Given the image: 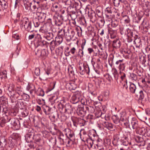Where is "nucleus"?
<instances>
[{
  "instance_id": "473e14b6",
  "label": "nucleus",
  "mask_w": 150,
  "mask_h": 150,
  "mask_svg": "<svg viewBox=\"0 0 150 150\" xmlns=\"http://www.w3.org/2000/svg\"><path fill=\"white\" fill-rule=\"evenodd\" d=\"M113 70H114V77L115 79L117 80L118 79V74L117 72V70L116 69H114Z\"/></svg>"
},
{
  "instance_id": "7c9ffc66",
  "label": "nucleus",
  "mask_w": 150,
  "mask_h": 150,
  "mask_svg": "<svg viewBox=\"0 0 150 150\" xmlns=\"http://www.w3.org/2000/svg\"><path fill=\"white\" fill-rule=\"evenodd\" d=\"M144 97V94L142 91H140L139 92V99H143Z\"/></svg>"
},
{
  "instance_id": "680f3d73",
  "label": "nucleus",
  "mask_w": 150,
  "mask_h": 150,
  "mask_svg": "<svg viewBox=\"0 0 150 150\" xmlns=\"http://www.w3.org/2000/svg\"><path fill=\"white\" fill-rule=\"evenodd\" d=\"M88 50L89 54L91 53V52L94 51L93 49L92 48H88Z\"/></svg>"
},
{
  "instance_id": "c85d7f7f",
  "label": "nucleus",
  "mask_w": 150,
  "mask_h": 150,
  "mask_svg": "<svg viewBox=\"0 0 150 150\" xmlns=\"http://www.w3.org/2000/svg\"><path fill=\"white\" fill-rule=\"evenodd\" d=\"M71 33L72 34V35H70L69 34V32L66 33V35H68L67 38H68L69 39H71L74 34V32L73 30L71 31Z\"/></svg>"
},
{
  "instance_id": "cd10ccee",
  "label": "nucleus",
  "mask_w": 150,
  "mask_h": 150,
  "mask_svg": "<svg viewBox=\"0 0 150 150\" xmlns=\"http://www.w3.org/2000/svg\"><path fill=\"white\" fill-rule=\"evenodd\" d=\"M105 19L106 21L109 22H110L112 21V18L111 14H105Z\"/></svg>"
},
{
  "instance_id": "b1692460",
  "label": "nucleus",
  "mask_w": 150,
  "mask_h": 150,
  "mask_svg": "<svg viewBox=\"0 0 150 150\" xmlns=\"http://www.w3.org/2000/svg\"><path fill=\"white\" fill-rule=\"evenodd\" d=\"M105 120V119L104 118H100L97 122V124L102 125L104 126L105 122H106Z\"/></svg>"
},
{
  "instance_id": "4c0bfd02",
  "label": "nucleus",
  "mask_w": 150,
  "mask_h": 150,
  "mask_svg": "<svg viewBox=\"0 0 150 150\" xmlns=\"http://www.w3.org/2000/svg\"><path fill=\"white\" fill-rule=\"evenodd\" d=\"M87 141L89 145V146L91 147H92L93 144V142L92 140H91V138H89Z\"/></svg>"
},
{
  "instance_id": "5fc2aeb1",
  "label": "nucleus",
  "mask_w": 150,
  "mask_h": 150,
  "mask_svg": "<svg viewBox=\"0 0 150 150\" xmlns=\"http://www.w3.org/2000/svg\"><path fill=\"white\" fill-rule=\"evenodd\" d=\"M83 50L81 49H79V54L81 57H82L83 55Z\"/></svg>"
},
{
  "instance_id": "de8ad7c7",
  "label": "nucleus",
  "mask_w": 150,
  "mask_h": 150,
  "mask_svg": "<svg viewBox=\"0 0 150 150\" xmlns=\"http://www.w3.org/2000/svg\"><path fill=\"white\" fill-rule=\"evenodd\" d=\"M130 77L132 79H134L136 78V75L134 73H131L130 74Z\"/></svg>"
},
{
  "instance_id": "bb28decb",
  "label": "nucleus",
  "mask_w": 150,
  "mask_h": 150,
  "mask_svg": "<svg viewBox=\"0 0 150 150\" xmlns=\"http://www.w3.org/2000/svg\"><path fill=\"white\" fill-rule=\"evenodd\" d=\"M72 100L75 102L74 103H76L79 101V98L76 96H74L72 97Z\"/></svg>"
},
{
  "instance_id": "13d9d810",
  "label": "nucleus",
  "mask_w": 150,
  "mask_h": 150,
  "mask_svg": "<svg viewBox=\"0 0 150 150\" xmlns=\"http://www.w3.org/2000/svg\"><path fill=\"white\" fill-rule=\"evenodd\" d=\"M145 50L148 53L150 54V46L147 47L145 48Z\"/></svg>"
},
{
  "instance_id": "39448f33",
  "label": "nucleus",
  "mask_w": 150,
  "mask_h": 150,
  "mask_svg": "<svg viewBox=\"0 0 150 150\" xmlns=\"http://www.w3.org/2000/svg\"><path fill=\"white\" fill-rule=\"evenodd\" d=\"M76 112L78 115L82 117L85 116L86 114V111L83 110V108L82 107L78 108Z\"/></svg>"
},
{
  "instance_id": "20e7f679",
  "label": "nucleus",
  "mask_w": 150,
  "mask_h": 150,
  "mask_svg": "<svg viewBox=\"0 0 150 150\" xmlns=\"http://www.w3.org/2000/svg\"><path fill=\"white\" fill-rule=\"evenodd\" d=\"M46 27H44L43 28H41L40 31L42 33H44L47 35V38H48V37L49 36L50 37V38H52L53 37V34L52 33H50L48 32V29H46Z\"/></svg>"
},
{
  "instance_id": "58836bf2",
  "label": "nucleus",
  "mask_w": 150,
  "mask_h": 150,
  "mask_svg": "<svg viewBox=\"0 0 150 150\" xmlns=\"http://www.w3.org/2000/svg\"><path fill=\"white\" fill-rule=\"evenodd\" d=\"M120 33L121 35H125V29L124 27H121L120 28Z\"/></svg>"
},
{
  "instance_id": "2f4dec72",
  "label": "nucleus",
  "mask_w": 150,
  "mask_h": 150,
  "mask_svg": "<svg viewBox=\"0 0 150 150\" xmlns=\"http://www.w3.org/2000/svg\"><path fill=\"white\" fill-rule=\"evenodd\" d=\"M118 24V22L117 21H112L111 23V26L113 28L116 27Z\"/></svg>"
},
{
  "instance_id": "3c124183",
  "label": "nucleus",
  "mask_w": 150,
  "mask_h": 150,
  "mask_svg": "<svg viewBox=\"0 0 150 150\" xmlns=\"http://www.w3.org/2000/svg\"><path fill=\"white\" fill-rule=\"evenodd\" d=\"M113 59V57H110L109 58L108 62L109 63L110 65L111 66V65H112V62Z\"/></svg>"
},
{
  "instance_id": "f257e3e1",
  "label": "nucleus",
  "mask_w": 150,
  "mask_h": 150,
  "mask_svg": "<svg viewBox=\"0 0 150 150\" xmlns=\"http://www.w3.org/2000/svg\"><path fill=\"white\" fill-rule=\"evenodd\" d=\"M63 39L62 37L60 35L57 36L55 39V42L52 41L50 43V47L51 50H52L54 48V45H52V44L53 43L55 45H59L63 41Z\"/></svg>"
},
{
  "instance_id": "5701e85b",
  "label": "nucleus",
  "mask_w": 150,
  "mask_h": 150,
  "mask_svg": "<svg viewBox=\"0 0 150 150\" xmlns=\"http://www.w3.org/2000/svg\"><path fill=\"white\" fill-rule=\"evenodd\" d=\"M123 62L124 60L123 59L119 60L115 62V64L116 65V67H119L121 66V65L125 63Z\"/></svg>"
},
{
  "instance_id": "0eeeda50",
  "label": "nucleus",
  "mask_w": 150,
  "mask_h": 150,
  "mask_svg": "<svg viewBox=\"0 0 150 150\" xmlns=\"http://www.w3.org/2000/svg\"><path fill=\"white\" fill-rule=\"evenodd\" d=\"M121 42L119 40H115L113 41L112 45L114 48L118 49L120 48L121 45Z\"/></svg>"
},
{
  "instance_id": "dca6fc26",
  "label": "nucleus",
  "mask_w": 150,
  "mask_h": 150,
  "mask_svg": "<svg viewBox=\"0 0 150 150\" xmlns=\"http://www.w3.org/2000/svg\"><path fill=\"white\" fill-rule=\"evenodd\" d=\"M112 7L111 6L107 7L105 10V14H111L112 13Z\"/></svg>"
},
{
  "instance_id": "09e8293b",
  "label": "nucleus",
  "mask_w": 150,
  "mask_h": 150,
  "mask_svg": "<svg viewBox=\"0 0 150 150\" xmlns=\"http://www.w3.org/2000/svg\"><path fill=\"white\" fill-rule=\"evenodd\" d=\"M94 70L95 72L98 75H100V69L98 68H95Z\"/></svg>"
},
{
  "instance_id": "c9c22d12",
  "label": "nucleus",
  "mask_w": 150,
  "mask_h": 150,
  "mask_svg": "<svg viewBox=\"0 0 150 150\" xmlns=\"http://www.w3.org/2000/svg\"><path fill=\"white\" fill-rule=\"evenodd\" d=\"M86 43V40L85 39H83L82 40L81 47L82 50H83L85 45Z\"/></svg>"
},
{
  "instance_id": "f03ea898",
  "label": "nucleus",
  "mask_w": 150,
  "mask_h": 150,
  "mask_svg": "<svg viewBox=\"0 0 150 150\" xmlns=\"http://www.w3.org/2000/svg\"><path fill=\"white\" fill-rule=\"evenodd\" d=\"M131 124L132 126V128L135 129V131L137 130L140 126L137 119L135 117H132V119Z\"/></svg>"
},
{
  "instance_id": "72a5a7b5",
  "label": "nucleus",
  "mask_w": 150,
  "mask_h": 150,
  "mask_svg": "<svg viewBox=\"0 0 150 150\" xmlns=\"http://www.w3.org/2000/svg\"><path fill=\"white\" fill-rule=\"evenodd\" d=\"M1 6L2 7H3L4 9H6L7 7V3L4 0V1H2V5Z\"/></svg>"
},
{
  "instance_id": "bf43d9fd",
  "label": "nucleus",
  "mask_w": 150,
  "mask_h": 150,
  "mask_svg": "<svg viewBox=\"0 0 150 150\" xmlns=\"http://www.w3.org/2000/svg\"><path fill=\"white\" fill-rule=\"evenodd\" d=\"M126 119V117H124V116H121L120 118V120L122 122L125 121Z\"/></svg>"
},
{
  "instance_id": "69168bd1",
  "label": "nucleus",
  "mask_w": 150,
  "mask_h": 150,
  "mask_svg": "<svg viewBox=\"0 0 150 150\" xmlns=\"http://www.w3.org/2000/svg\"><path fill=\"white\" fill-rule=\"evenodd\" d=\"M39 95L42 96H43L44 95V91L42 90H41L40 93L39 94Z\"/></svg>"
},
{
  "instance_id": "a19ab883",
  "label": "nucleus",
  "mask_w": 150,
  "mask_h": 150,
  "mask_svg": "<svg viewBox=\"0 0 150 150\" xmlns=\"http://www.w3.org/2000/svg\"><path fill=\"white\" fill-rule=\"evenodd\" d=\"M34 133L33 132H30L29 133V138H32L33 139H34L35 136L34 135Z\"/></svg>"
},
{
  "instance_id": "ddd939ff",
  "label": "nucleus",
  "mask_w": 150,
  "mask_h": 150,
  "mask_svg": "<svg viewBox=\"0 0 150 150\" xmlns=\"http://www.w3.org/2000/svg\"><path fill=\"white\" fill-rule=\"evenodd\" d=\"M134 43L136 44L137 47L139 48L142 46L141 40L139 38L135 39L134 41Z\"/></svg>"
},
{
  "instance_id": "a18cd8bd",
  "label": "nucleus",
  "mask_w": 150,
  "mask_h": 150,
  "mask_svg": "<svg viewBox=\"0 0 150 150\" xmlns=\"http://www.w3.org/2000/svg\"><path fill=\"white\" fill-rule=\"evenodd\" d=\"M13 33L14 34L12 35L13 38H15L17 40H18L19 38L18 35L15 34L14 33Z\"/></svg>"
},
{
  "instance_id": "412c9836",
  "label": "nucleus",
  "mask_w": 150,
  "mask_h": 150,
  "mask_svg": "<svg viewBox=\"0 0 150 150\" xmlns=\"http://www.w3.org/2000/svg\"><path fill=\"white\" fill-rule=\"evenodd\" d=\"M56 83V81H54L51 82L50 83V86L49 88V91H50L53 90L54 88Z\"/></svg>"
},
{
  "instance_id": "1a4fd4ad",
  "label": "nucleus",
  "mask_w": 150,
  "mask_h": 150,
  "mask_svg": "<svg viewBox=\"0 0 150 150\" xmlns=\"http://www.w3.org/2000/svg\"><path fill=\"white\" fill-rule=\"evenodd\" d=\"M64 131H65V132H67L66 134L67 136V137H69L71 138L73 137L74 136V132L69 129L68 128L65 129L64 130Z\"/></svg>"
},
{
  "instance_id": "4468645a",
  "label": "nucleus",
  "mask_w": 150,
  "mask_h": 150,
  "mask_svg": "<svg viewBox=\"0 0 150 150\" xmlns=\"http://www.w3.org/2000/svg\"><path fill=\"white\" fill-rule=\"evenodd\" d=\"M104 126L109 130H110L113 128L112 124L111 123L107 122H105Z\"/></svg>"
},
{
  "instance_id": "4d7b16f0",
  "label": "nucleus",
  "mask_w": 150,
  "mask_h": 150,
  "mask_svg": "<svg viewBox=\"0 0 150 150\" xmlns=\"http://www.w3.org/2000/svg\"><path fill=\"white\" fill-rule=\"evenodd\" d=\"M30 8L32 11H33L36 8V7L35 5H33L32 8L31 6H30Z\"/></svg>"
},
{
  "instance_id": "e2e57ef3",
  "label": "nucleus",
  "mask_w": 150,
  "mask_h": 150,
  "mask_svg": "<svg viewBox=\"0 0 150 150\" xmlns=\"http://www.w3.org/2000/svg\"><path fill=\"white\" fill-rule=\"evenodd\" d=\"M103 125H102L98 124L97 126L99 128V129H102L103 128L102 127Z\"/></svg>"
},
{
  "instance_id": "0e129e2a",
  "label": "nucleus",
  "mask_w": 150,
  "mask_h": 150,
  "mask_svg": "<svg viewBox=\"0 0 150 150\" xmlns=\"http://www.w3.org/2000/svg\"><path fill=\"white\" fill-rule=\"evenodd\" d=\"M35 110L38 112L40 111L41 110V108L40 106L37 105L36 107V108Z\"/></svg>"
},
{
  "instance_id": "e433bc0d",
  "label": "nucleus",
  "mask_w": 150,
  "mask_h": 150,
  "mask_svg": "<svg viewBox=\"0 0 150 150\" xmlns=\"http://www.w3.org/2000/svg\"><path fill=\"white\" fill-rule=\"evenodd\" d=\"M76 48L74 47H72L70 51L68 52L69 53L70 52L72 54H74L76 52Z\"/></svg>"
},
{
  "instance_id": "338daca9",
  "label": "nucleus",
  "mask_w": 150,
  "mask_h": 150,
  "mask_svg": "<svg viewBox=\"0 0 150 150\" xmlns=\"http://www.w3.org/2000/svg\"><path fill=\"white\" fill-rule=\"evenodd\" d=\"M123 88H125L126 89H127V88L128 86H127V81L126 83H125L123 85Z\"/></svg>"
},
{
  "instance_id": "49530a36",
  "label": "nucleus",
  "mask_w": 150,
  "mask_h": 150,
  "mask_svg": "<svg viewBox=\"0 0 150 150\" xmlns=\"http://www.w3.org/2000/svg\"><path fill=\"white\" fill-rule=\"evenodd\" d=\"M35 87L32 84H29V90H35Z\"/></svg>"
},
{
  "instance_id": "4be33fe9",
  "label": "nucleus",
  "mask_w": 150,
  "mask_h": 150,
  "mask_svg": "<svg viewBox=\"0 0 150 150\" xmlns=\"http://www.w3.org/2000/svg\"><path fill=\"white\" fill-rule=\"evenodd\" d=\"M80 138L82 140L84 141H87L91 137L89 136L88 135H84L83 136V139H82L81 135L80 134Z\"/></svg>"
},
{
  "instance_id": "423d86ee",
  "label": "nucleus",
  "mask_w": 150,
  "mask_h": 150,
  "mask_svg": "<svg viewBox=\"0 0 150 150\" xmlns=\"http://www.w3.org/2000/svg\"><path fill=\"white\" fill-rule=\"evenodd\" d=\"M147 130L144 127H140V126L137 130H136L135 131L137 133L140 134L144 135L146 132Z\"/></svg>"
},
{
  "instance_id": "9d476101",
  "label": "nucleus",
  "mask_w": 150,
  "mask_h": 150,
  "mask_svg": "<svg viewBox=\"0 0 150 150\" xmlns=\"http://www.w3.org/2000/svg\"><path fill=\"white\" fill-rule=\"evenodd\" d=\"M89 16L91 19V21L93 23L95 22L97 20L95 13L93 12H92L89 14Z\"/></svg>"
},
{
  "instance_id": "aec40b11",
  "label": "nucleus",
  "mask_w": 150,
  "mask_h": 150,
  "mask_svg": "<svg viewBox=\"0 0 150 150\" xmlns=\"http://www.w3.org/2000/svg\"><path fill=\"white\" fill-rule=\"evenodd\" d=\"M120 70V73H121V72L124 71L125 67V63H124L122 64L121 66L119 67H117Z\"/></svg>"
},
{
  "instance_id": "052dcab7",
  "label": "nucleus",
  "mask_w": 150,
  "mask_h": 150,
  "mask_svg": "<svg viewBox=\"0 0 150 150\" xmlns=\"http://www.w3.org/2000/svg\"><path fill=\"white\" fill-rule=\"evenodd\" d=\"M97 141L98 142V145H100L102 143V140L99 138H98Z\"/></svg>"
},
{
  "instance_id": "864d4df0",
  "label": "nucleus",
  "mask_w": 150,
  "mask_h": 150,
  "mask_svg": "<svg viewBox=\"0 0 150 150\" xmlns=\"http://www.w3.org/2000/svg\"><path fill=\"white\" fill-rule=\"evenodd\" d=\"M120 74H121V79L122 80H123L124 79H125V74L123 73H122L121 72V73H120Z\"/></svg>"
},
{
  "instance_id": "2eb2a0df",
  "label": "nucleus",
  "mask_w": 150,
  "mask_h": 150,
  "mask_svg": "<svg viewBox=\"0 0 150 150\" xmlns=\"http://www.w3.org/2000/svg\"><path fill=\"white\" fill-rule=\"evenodd\" d=\"M51 108L49 107L45 106L43 107V111L46 115H49L50 114Z\"/></svg>"
},
{
  "instance_id": "774afa93",
  "label": "nucleus",
  "mask_w": 150,
  "mask_h": 150,
  "mask_svg": "<svg viewBox=\"0 0 150 150\" xmlns=\"http://www.w3.org/2000/svg\"><path fill=\"white\" fill-rule=\"evenodd\" d=\"M18 47L17 46V50L16 51V53L17 54V55H18L19 54V52L20 50V48H19V49H18Z\"/></svg>"
},
{
  "instance_id": "a211bd4d",
  "label": "nucleus",
  "mask_w": 150,
  "mask_h": 150,
  "mask_svg": "<svg viewBox=\"0 0 150 150\" xmlns=\"http://www.w3.org/2000/svg\"><path fill=\"white\" fill-rule=\"evenodd\" d=\"M125 35H127L128 37H130L132 35V32L129 28L125 29Z\"/></svg>"
},
{
  "instance_id": "79ce46f5",
  "label": "nucleus",
  "mask_w": 150,
  "mask_h": 150,
  "mask_svg": "<svg viewBox=\"0 0 150 150\" xmlns=\"http://www.w3.org/2000/svg\"><path fill=\"white\" fill-rule=\"evenodd\" d=\"M55 24L57 25L60 26L62 24V21L57 20L55 21Z\"/></svg>"
},
{
  "instance_id": "393cba45",
  "label": "nucleus",
  "mask_w": 150,
  "mask_h": 150,
  "mask_svg": "<svg viewBox=\"0 0 150 150\" xmlns=\"http://www.w3.org/2000/svg\"><path fill=\"white\" fill-rule=\"evenodd\" d=\"M123 20L125 23H129L130 22V20L129 17L127 16H125L123 17Z\"/></svg>"
},
{
  "instance_id": "6e6d98bb",
  "label": "nucleus",
  "mask_w": 150,
  "mask_h": 150,
  "mask_svg": "<svg viewBox=\"0 0 150 150\" xmlns=\"http://www.w3.org/2000/svg\"><path fill=\"white\" fill-rule=\"evenodd\" d=\"M146 113V114L148 115V116L150 117V109H147L145 111Z\"/></svg>"
},
{
  "instance_id": "7ed1b4c3",
  "label": "nucleus",
  "mask_w": 150,
  "mask_h": 150,
  "mask_svg": "<svg viewBox=\"0 0 150 150\" xmlns=\"http://www.w3.org/2000/svg\"><path fill=\"white\" fill-rule=\"evenodd\" d=\"M83 69L80 72V74L83 75L85 73L89 74L90 72L89 68L88 65H83Z\"/></svg>"
},
{
  "instance_id": "6ab92c4d",
  "label": "nucleus",
  "mask_w": 150,
  "mask_h": 150,
  "mask_svg": "<svg viewBox=\"0 0 150 150\" xmlns=\"http://www.w3.org/2000/svg\"><path fill=\"white\" fill-rule=\"evenodd\" d=\"M112 119L114 123L116 124H117L120 121V120L117 115L113 116L112 117Z\"/></svg>"
},
{
  "instance_id": "9b49d317",
  "label": "nucleus",
  "mask_w": 150,
  "mask_h": 150,
  "mask_svg": "<svg viewBox=\"0 0 150 150\" xmlns=\"http://www.w3.org/2000/svg\"><path fill=\"white\" fill-rule=\"evenodd\" d=\"M114 6L116 7H118L124 2V0H112Z\"/></svg>"
},
{
  "instance_id": "ea45409f",
  "label": "nucleus",
  "mask_w": 150,
  "mask_h": 150,
  "mask_svg": "<svg viewBox=\"0 0 150 150\" xmlns=\"http://www.w3.org/2000/svg\"><path fill=\"white\" fill-rule=\"evenodd\" d=\"M105 21L103 19H101L99 21V25H100L101 26H103L105 23Z\"/></svg>"
},
{
  "instance_id": "8fccbe9b",
  "label": "nucleus",
  "mask_w": 150,
  "mask_h": 150,
  "mask_svg": "<svg viewBox=\"0 0 150 150\" xmlns=\"http://www.w3.org/2000/svg\"><path fill=\"white\" fill-rule=\"evenodd\" d=\"M33 24L35 27H38L39 26L40 24V22L39 21H34Z\"/></svg>"
},
{
  "instance_id": "6e6552de",
  "label": "nucleus",
  "mask_w": 150,
  "mask_h": 150,
  "mask_svg": "<svg viewBox=\"0 0 150 150\" xmlns=\"http://www.w3.org/2000/svg\"><path fill=\"white\" fill-rule=\"evenodd\" d=\"M36 43L37 44L38 46L40 45L42 46L43 45H46L47 42L45 40H41L40 38H36Z\"/></svg>"
},
{
  "instance_id": "a878e982",
  "label": "nucleus",
  "mask_w": 150,
  "mask_h": 150,
  "mask_svg": "<svg viewBox=\"0 0 150 150\" xmlns=\"http://www.w3.org/2000/svg\"><path fill=\"white\" fill-rule=\"evenodd\" d=\"M24 4L23 8H25L26 10H27L28 8V0H23Z\"/></svg>"
},
{
  "instance_id": "c03bdc74",
  "label": "nucleus",
  "mask_w": 150,
  "mask_h": 150,
  "mask_svg": "<svg viewBox=\"0 0 150 150\" xmlns=\"http://www.w3.org/2000/svg\"><path fill=\"white\" fill-rule=\"evenodd\" d=\"M27 111V110H25L22 113V115L23 117H25L28 115V112Z\"/></svg>"
},
{
  "instance_id": "f8f14e48",
  "label": "nucleus",
  "mask_w": 150,
  "mask_h": 150,
  "mask_svg": "<svg viewBox=\"0 0 150 150\" xmlns=\"http://www.w3.org/2000/svg\"><path fill=\"white\" fill-rule=\"evenodd\" d=\"M136 88V86L134 83H130L129 85V90L131 93H135Z\"/></svg>"
},
{
  "instance_id": "37998d69",
  "label": "nucleus",
  "mask_w": 150,
  "mask_h": 150,
  "mask_svg": "<svg viewBox=\"0 0 150 150\" xmlns=\"http://www.w3.org/2000/svg\"><path fill=\"white\" fill-rule=\"evenodd\" d=\"M31 32H32V30L30 32V33L31 34H29V39H31L33 38L35 36V34L33 33H31Z\"/></svg>"
},
{
  "instance_id": "c756f323",
  "label": "nucleus",
  "mask_w": 150,
  "mask_h": 150,
  "mask_svg": "<svg viewBox=\"0 0 150 150\" xmlns=\"http://www.w3.org/2000/svg\"><path fill=\"white\" fill-rule=\"evenodd\" d=\"M71 109V106L69 104H67L65 106V111L66 112H70Z\"/></svg>"
},
{
  "instance_id": "f704fd0d",
  "label": "nucleus",
  "mask_w": 150,
  "mask_h": 150,
  "mask_svg": "<svg viewBox=\"0 0 150 150\" xmlns=\"http://www.w3.org/2000/svg\"><path fill=\"white\" fill-rule=\"evenodd\" d=\"M35 73L36 76H39L40 74V69L38 68H35Z\"/></svg>"
},
{
  "instance_id": "f3484780",
  "label": "nucleus",
  "mask_w": 150,
  "mask_h": 150,
  "mask_svg": "<svg viewBox=\"0 0 150 150\" xmlns=\"http://www.w3.org/2000/svg\"><path fill=\"white\" fill-rule=\"evenodd\" d=\"M28 18H27L25 17L23 18V24H24V28L26 29L28 28Z\"/></svg>"
},
{
  "instance_id": "603ef678",
  "label": "nucleus",
  "mask_w": 150,
  "mask_h": 150,
  "mask_svg": "<svg viewBox=\"0 0 150 150\" xmlns=\"http://www.w3.org/2000/svg\"><path fill=\"white\" fill-rule=\"evenodd\" d=\"M102 82V80L101 79H98L96 81L99 86H100Z\"/></svg>"
}]
</instances>
